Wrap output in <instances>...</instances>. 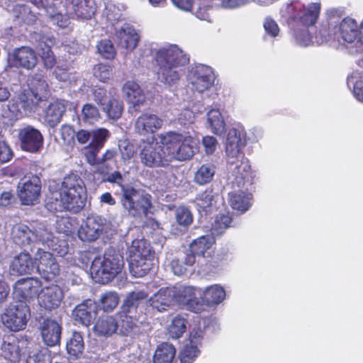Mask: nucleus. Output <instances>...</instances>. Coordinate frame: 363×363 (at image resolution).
<instances>
[{"label":"nucleus","mask_w":363,"mask_h":363,"mask_svg":"<svg viewBox=\"0 0 363 363\" xmlns=\"http://www.w3.org/2000/svg\"><path fill=\"white\" fill-rule=\"evenodd\" d=\"M245 138L244 126L240 123H233L227 134L225 153L228 169L239 187L246 184H252L255 176L248 159L241 152L245 145Z\"/></svg>","instance_id":"nucleus-1"},{"label":"nucleus","mask_w":363,"mask_h":363,"mask_svg":"<svg viewBox=\"0 0 363 363\" xmlns=\"http://www.w3.org/2000/svg\"><path fill=\"white\" fill-rule=\"evenodd\" d=\"M158 67V79L168 88H176L184 74V67L189 62V56L176 45L158 50L155 54Z\"/></svg>","instance_id":"nucleus-2"},{"label":"nucleus","mask_w":363,"mask_h":363,"mask_svg":"<svg viewBox=\"0 0 363 363\" xmlns=\"http://www.w3.org/2000/svg\"><path fill=\"white\" fill-rule=\"evenodd\" d=\"M86 190L83 180L75 174L64 178L60 189L51 192L47 202L50 211L67 210L77 213L84 206Z\"/></svg>","instance_id":"nucleus-3"},{"label":"nucleus","mask_w":363,"mask_h":363,"mask_svg":"<svg viewBox=\"0 0 363 363\" xmlns=\"http://www.w3.org/2000/svg\"><path fill=\"white\" fill-rule=\"evenodd\" d=\"M13 242L20 246H28L33 243H41L60 257L69 252V247L64 240H60L49 231L43 224L33 228L24 224H17L12 229Z\"/></svg>","instance_id":"nucleus-4"},{"label":"nucleus","mask_w":363,"mask_h":363,"mask_svg":"<svg viewBox=\"0 0 363 363\" xmlns=\"http://www.w3.org/2000/svg\"><path fill=\"white\" fill-rule=\"evenodd\" d=\"M320 33V37H317L318 43L328 41L352 43L357 41V43L363 45V23L359 25L351 18H345L340 22L330 18L321 24Z\"/></svg>","instance_id":"nucleus-5"},{"label":"nucleus","mask_w":363,"mask_h":363,"mask_svg":"<svg viewBox=\"0 0 363 363\" xmlns=\"http://www.w3.org/2000/svg\"><path fill=\"white\" fill-rule=\"evenodd\" d=\"M106 181L116 184L121 189V203L130 216H146L151 206V196L145 192L124 184V177L120 172L109 174Z\"/></svg>","instance_id":"nucleus-6"},{"label":"nucleus","mask_w":363,"mask_h":363,"mask_svg":"<svg viewBox=\"0 0 363 363\" xmlns=\"http://www.w3.org/2000/svg\"><path fill=\"white\" fill-rule=\"evenodd\" d=\"M162 145L165 148L166 159L185 161L191 159L198 151L196 140L186 133L168 132L159 136Z\"/></svg>","instance_id":"nucleus-7"},{"label":"nucleus","mask_w":363,"mask_h":363,"mask_svg":"<svg viewBox=\"0 0 363 363\" xmlns=\"http://www.w3.org/2000/svg\"><path fill=\"white\" fill-rule=\"evenodd\" d=\"M124 266L123 256L113 251L106 252L103 257H96L92 261L91 274L96 282L106 284L119 274Z\"/></svg>","instance_id":"nucleus-8"},{"label":"nucleus","mask_w":363,"mask_h":363,"mask_svg":"<svg viewBox=\"0 0 363 363\" xmlns=\"http://www.w3.org/2000/svg\"><path fill=\"white\" fill-rule=\"evenodd\" d=\"M152 257L151 248L145 240H133L128 248V262L131 274L136 277L147 274L152 267Z\"/></svg>","instance_id":"nucleus-9"},{"label":"nucleus","mask_w":363,"mask_h":363,"mask_svg":"<svg viewBox=\"0 0 363 363\" xmlns=\"http://www.w3.org/2000/svg\"><path fill=\"white\" fill-rule=\"evenodd\" d=\"M28 90H25L20 96V106L24 110L25 114H30L35 111L36 106L43 97L48 91V84L44 75L36 73L28 79Z\"/></svg>","instance_id":"nucleus-10"},{"label":"nucleus","mask_w":363,"mask_h":363,"mask_svg":"<svg viewBox=\"0 0 363 363\" xmlns=\"http://www.w3.org/2000/svg\"><path fill=\"white\" fill-rule=\"evenodd\" d=\"M320 4L311 2L307 4L299 0H291L286 2L281 9L286 16L298 21L301 24L310 26L314 25L320 15Z\"/></svg>","instance_id":"nucleus-11"},{"label":"nucleus","mask_w":363,"mask_h":363,"mask_svg":"<svg viewBox=\"0 0 363 363\" xmlns=\"http://www.w3.org/2000/svg\"><path fill=\"white\" fill-rule=\"evenodd\" d=\"M29 318L30 309L27 303L22 300H15L1 315V320L11 331L17 332L26 328Z\"/></svg>","instance_id":"nucleus-12"},{"label":"nucleus","mask_w":363,"mask_h":363,"mask_svg":"<svg viewBox=\"0 0 363 363\" xmlns=\"http://www.w3.org/2000/svg\"><path fill=\"white\" fill-rule=\"evenodd\" d=\"M186 79L194 91L201 94L212 88L216 76L212 67L199 64L189 69Z\"/></svg>","instance_id":"nucleus-13"},{"label":"nucleus","mask_w":363,"mask_h":363,"mask_svg":"<svg viewBox=\"0 0 363 363\" xmlns=\"http://www.w3.org/2000/svg\"><path fill=\"white\" fill-rule=\"evenodd\" d=\"M62 4L67 16L76 20H89L97 9L94 0H65Z\"/></svg>","instance_id":"nucleus-14"},{"label":"nucleus","mask_w":363,"mask_h":363,"mask_svg":"<svg viewBox=\"0 0 363 363\" xmlns=\"http://www.w3.org/2000/svg\"><path fill=\"white\" fill-rule=\"evenodd\" d=\"M140 159L141 162L147 167L165 166L169 164L165 161V148L152 140L151 142H143L141 145Z\"/></svg>","instance_id":"nucleus-15"},{"label":"nucleus","mask_w":363,"mask_h":363,"mask_svg":"<svg viewBox=\"0 0 363 363\" xmlns=\"http://www.w3.org/2000/svg\"><path fill=\"white\" fill-rule=\"evenodd\" d=\"M40 191V179L36 175H32L19 182L17 194L23 205H33L38 202Z\"/></svg>","instance_id":"nucleus-16"},{"label":"nucleus","mask_w":363,"mask_h":363,"mask_svg":"<svg viewBox=\"0 0 363 363\" xmlns=\"http://www.w3.org/2000/svg\"><path fill=\"white\" fill-rule=\"evenodd\" d=\"M18 140L23 150L32 153L39 152L43 147L44 138L39 130L26 125L18 130Z\"/></svg>","instance_id":"nucleus-17"},{"label":"nucleus","mask_w":363,"mask_h":363,"mask_svg":"<svg viewBox=\"0 0 363 363\" xmlns=\"http://www.w3.org/2000/svg\"><path fill=\"white\" fill-rule=\"evenodd\" d=\"M214 244L215 239L211 235H202L194 240L189 245L190 253L186 255V264L192 266L196 262V256L210 257Z\"/></svg>","instance_id":"nucleus-18"},{"label":"nucleus","mask_w":363,"mask_h":363,"mask_svg":"<svg viewBox=\"0 0 363 363\" xmlns=\"http://www.w3.org/2000/svg\"><path fill=\"white\" fill-rule=\"evenodd\" d=\"M106 220L97 215L86 218L78 230V236L82 241L92 242L96 240L102 234Z\"/></svg>","instance_id":"nucleus-19"},{"label":"nucleus","mask_w":363,"mask_h":363,"mask_svg":"<svg viewBox=\"0 0 363 363\" xmlns=\"http://www.w3.org/2000/svg\"><path fill=\"white\" fill-rule=\"evenodd\" d=\"M41 286L40 281L35 278L29 277L18 280L13 286V301H26L35 296Z\"/></svg>","instance_id":"nucleus-20"},{"label":"nucleus","mask_w":363,"mask_h":363,"mask_svg":"<svg viewBox=\"0 0 363 363\" xmlns=\"http://www.w3.org/2000/svg\"><path fill=\"white\" fill-rule=\"evenodd\" d=\"M115 38L119 46L128 50H133L140 40L137 30L130 25L124 23L115 27Z\"/></svg>","instance_id":"nucleus-21"},{"label":"nucleus","mask_w":363,"mask_h":363,"mask_svg":"<svg viewBox=\"0 0 363 363\" xmlns=\"http://www.w3.org/2000/svg\"><path fill=\"white\" fill-rule=\"evenodd\" d=\"M163 125V120L150 112L143 113L135 121V130L141 135L154 134Z\"/></svg>","instance_id":"nucleus-22"},{"label":"nucleus","mask_w":363,"mask_h":363,"mask_svg":"<svg viewBox=\"0 0 363 363\" xmlns=\"http://www.w3.org/2000/svg\"><path fill=\"white\" fill-rule=\"evenodd\" d=\"M104 9L101 14V23L108 29L118 27L123 16L124 7L122 4L112 0H104Z\"/></svg>","instance_id":"nucleus-23"},{"label":"nucleus","mask_w":363,"mask_h":363,"mask_svg":"<svg viewBox=\"0 0 363 363\" xmlns=\"http://www.w3.org/2000/svg\"><path fill=\"white\" fill-rule=\"evenodd\" d=\"M63 298V290L58 285L52 284L42 290L38 301L41 307L51 311L58 308Z\"/></svg>","instance_id":"nucleus-24"},{"label":"nucleus","mask_w":363,"mask_h":363,"mask_svg":"<svg viewBox=\"0 0 363 363\" xmlns=\"http://www.w3.org/2000/svg\"><path fill=\"white\" fill-rule=\"evenodd\" d=\"M11 59L13 66L26 69H33L38 63L35 51L27 46L15 49L11 55Z\"/></svg>","instance_id":"nucleus-25"},{"label":"nucleus","mask_w":363,"mask_h":363,"mask_svg":"<svg viewBox=\"0 0 363 363\" xmlns=\"http://www.w3.org/2000/svg\"><path fill=\"white\" fill-rule=\"evenodd\" d=\"M26 345V340H18L13 336L8 337L1 345L2 355L10 362L16 363L22 358V353Z\"/></svg>","instance_id":"nucleus-26"},{"label":"nucleus","mask_w":363,"mask_h":363,"mask_svg":"<svg viewBox=\"0 0 363 363\" xmlns=\"http://www.w3.org/2000/svg\"><path fill=\"white\" fill-rule=\"evenodd\" d=\"M96 313V303L91 299H87L74 308L72 315L77 323L87 327L95 319Z\"/></svg>","instance_id":"nucleus-27"},{"label":"nucleus","mask_w":363,"mask_h":363,"mask_svg":"<svg viewBox=\"0 0 363 363\" xmlns=\"http://www.w3.org/2000/svg\"><path fill=\"white\" fill-rule=\"evenodd\" d=\"M40 333L43 340L49 347H53L60 343L62 328L55 320L46 319L40 325Z\"/></svg>","instance_id":"nucleus-28"},{"label":"nucleus","mask_w":363,"mask_h":363,"mask_svg":"<svg viewBox=\"0 0 363 363\" xmlns=\"http://www.w3.org/2000/svg\"><path fill=\"white\" fill-rule=\"evenodd\" d=\"M110 135L111 133L108 130L99 128L91 130H79L76 133L75 138L79 144L89 146L98 142L106 141Z\"/></svg>","instance_id":"nucleus-29"},{"label":"nucleus","mask_w":363,"mask_h":363,"mask_svg":"<svg viewBox=\"0 0 363 363\" xmlns=\"http://www.w3.org/2000/svg\"><path fill=\"white\" fill-rule=\"evenodd\" d=\"M174 301V289L170 287L159 289L148 300L150 306L160 312L167 311Z\"/></svg>","instance_id":"nucleus-30"},{"label":"nucleus","mask_w":363,"mask_h":363,"mask_svg":"<svg viewBox=\"0 0 363 363\" xmlns=\"http://www.w3.org/2000/svg\"><path fill=\"white\" fill-rule=\"evenodd\" d=\"M177 225H171L170 232L172 235H180L185 233L187 228L193 222V216L190 210L185 206H179L175 210Z\"/></svg>","instance_id":"nucleus-31"},{"label":"nucleus","mask_w":363,"mask_h":363,"mask_svg":"<svg viewBox=\"0 0 363 363\" xmlns=\"http://www.w3.org/2000/svg\"><path fill=\"white\" fill-rule=\"evenodd\" d=\"M34 269V261L27 252H21L15 256L10 265L11 272L13 275L30 274Z\"/></svg>","instance_id":"nucleus-32"},{"label":"nucleus","mask_w":363,"mask_h":363,"mask_svg":"<svg viewBox=\"0 0 363 363\" xmlns=\"http://www.w3.org/2000/svg\"><path fill=\"white\" fill-rule=\"evenodd\" d=\"M252 195L242 190L234 191L228 194V202L234 211L240 213L246 212L251 206Z\"/></svg>","instance_id":"nucleus-33"},{"label":"nucleus","mask_w":363,"mask_h":363,"mask_svg":"<svg viewBox=\"0 0 363 363\" xmlns=\"http://www.w3.org/2000/svg\"><path fill=\"white\" fill-rule=\"evenodd\" d=\"M207 125L216 135L223 136L226 132V123L219 109L211 108L206 113Z\"/></svg>","instance_id":"nucleus-34"},{"label":"nucleus","mask_w":363,"mask_h":363,"mask_svg":"<svg viewBox=\"0 0 363 363\" xmlns=\"http://www.w3.org/2000/svg\"><path fill=\"white\" fill-rule=\"evenodd\" d=\"M123 93L128 103L136 108L145 101L144 94L139 85L133 81H128L123 86Z\"/></svg>","instance_id":"nucleus-35"},{"label":"nucleus","mask_w":363,"mask_h":363,"mask_svg":"<svg viewBox=\"0 0 363 363\" xmlns=\"http://www.w3.org/2000/svg\"><path fill=\"white\" fill-rule=\"evenodd\" d=\"M204 301L209 306H216L221 303L225 298L226 294L224 288L218 284L211 285L201 291Z\"/></svg>","instance_id":"nucleus-36"},{"label":"nucleus","mask_w":363,"mask_h":363,"mask_svg":"<svg viewBox=\"0 0 363 363\" xmlns=\"http://www.w3.org/2000/svg\"><path fill=\"white\" fill-rule=\"evenodd\" d=\"M118 326V323L113 316L104 315L96 321L94 331L100 336H109L116 331Z\"/></svg>","instance_id":"nucleus-37"},{"label":"nucleus","mask_w":363,"mask_h":363,"mask_svg":"<svg viewBox=\"0 0 363 363\" xmlns=\"http://www.w3.org/2000/svg\"><path fill=\"white\" fill-rule=\"evenodd\" d=\"M65 109V104L63 101H55L50 103L45 109V121L50 126L56 125L61 121Z\"/></svg>","instance_id":"nucleus-38"},{"label":"nucleus","mask_w":363,"mask_h":363,"mask_svg":"<svg viewBox=\"0 0 363 363\" xmlns=\"http://www.w3.org/2000/svg\"><path fill=\"white\" fill-rule=\"evenodd\" d=\"M54 43L52 38H47L46 40L43 38L39 43V54L43 61L44 66L47 69L52 68L55 63V56L51 50V45Z\"/></svg>","instance_id":"nucleus-39"},{"label":"nucleus","mask_w":363,"mask_h":363,"mask_svg":"<svg viewBox=\"0 0 363 363\" xmlns=\"http://www.w3.org/2000/svg\"><path fill=\"white\" fill-rule=\"evenodd\" d=\"M176 350L172 344L164 342L157 346L154 357V363H172Z\"/></svg>","instance_id":"nucleus-40"},{"label":"nucleus","mask_w":363,"mask_h":363,"mask_svg":"<svg viewBox=\"0 0 363 363\" xmlns=\"http://www.w3.org/2000/svg\"><path fill=\"white\" fill-rule=\"evenodd\" d=\"M172 289H174V301L183 305H186L196 294H201V289L190 286H178Z\"/></svg>","instance_id":"nucleus-41"},{"label":"nucleus","mask_w":363,"mask_h":363,"mask_svg":"<svg viewBox=\"0 0 363 363\" xmlns=\"http://www.w3.org/2000/svg\"><path fill=\"white\" fill-rule=\"evenodd\" d=\"M13 16L17 23L26 24L33 23L36 21V16L31 11L30 9L25 4H16L13 9Z\"/></svg>","instance_id":"nucleus-42"},{"label":"nucleus","mask_w":363,"mask_h":363,"mask_svg":"<svg viewBox=\"0 0 363 363\" xmlns=\"http://www.w3.org/2000/svg\"><path fill=\"white\" fill-rule=\"evenodd\" d=\"M216 167L212 163L202 164L195 172L194 182L199 185L210 183L216 173Z\"/></svg>","instance_id":"nucleus-43"},{"label":"nucleus","mask_w":363,"mask_h":363,"mask_svg":"<svg viewBox=\"0 0 363 363\" xmlns=\"http://www.w3.org/2000/svg\"><path fill=\"white\" fill-rule=\"evenodd\" d=\"M347 83L349 87L352 86L357 99L363 102V73L358 71L353 72L348 76Z\"/></svg>","instance_id":"nucleus-44"},{"label":"nucleus","mask_w":363,"mask_h":363,"mask_svg":"<svg viewBox=\"0 0 363 363\" xmlns=\"http://www.w3.org/2000/svg\"><path fill=\"white\" fill-rule=\"evenodd\" d=\"M105 143L106 141H101L86 146L84 152L87 163L99 169H100V158L98 157V154L100 150L104 147Z\"/></svg>","instance_id":"nucleus-45"},{"label":"nucleus","mask_w":363,"mask_h":363,"mask_svg":"<svg viewBox=\"0 0 363 363\" xmlns=\"http://www.w3.org/2000/svg\"><path fill=\"white\" fill-rule=\"evenodd\" d=\"M101 110L106 114L109 119L116 121L121 118L123 111V105L122 101L111 98L104 106H102Z\"/></svg>","instance_id":"nucleus-46"},{"label":"nucleus","mask_w":363,"mask_h":363,"mask_svg":"<svg viewBox=\"0 0 363 363\" xmlns=\"http://www.w3.org/2000/svg\"><path fill=\"white\" fill-rule=\"evenodd\" d=\"M26 363H43L44 354L43 353L34 345L33 343L28 342L22 353Z\"/></svg>","instance_id":"nucleus-47"},{"label":"nucleus","mask_w":363,"mask_h":363,"mask_svg":"<svg viewBox=\"0 0 363 363\" xmlns=\"http://www.w3.org/2000/svg\"><path fill=\"white\" fill-rule=\"evenodd\" d=\"M148 296V291L145 289H135L130 292L124 302V308H128V312H130L132 308H136L140 302L145 299Z\"/></svg>","instance_id":"nucleus-48"},{"label":"nucleus","mask_w":363,"mask_h":363,"mask_svg":"<svg viewBox=\"0 0 363 363\" xmlns=\"http://www.w3.org/2000/svg\"><path fill=\"white\" fill-rule=\"evenodd\" d=\"M317 37H320V30L318 33L315 35V40L311 37L309 31L306 28L298 29L295 31L294 38L296 44L301 47H308L314 44L320 45L321 43H317Z\"/></svg>","instance_id":"nucleus-49"},{"label":"nucleus","mask_w":363,"mask_h":363,"mask_svg":"<svg viewBox=\"0 0 363 363\" xmlns=\"http://www.w3.org/2000/svg\"><path fill=\"white\" fill-rule=\"evenodd\" d=\"M67 352L74 357L81 354L84 350V340L82 335L79 333H74L67 342Z\"/></svg>","instance_id":"nucleus-50"},{"label":"nucleus","mask_w":363,"mask_h":363,"mask_svg":"<svg viewBox=\"0 0 363 363\" xmlns=\"http://www.w3.org/2000/svg\"><path fill=\"white\" fill-rule=\"evenodd\" d=\"M38 274L41 277L47 281L54 280L57 277L60 272V269L58 262H51L50 264L38 266Z\"/></svg>","instance_id":"nucleus-51"},{"label":"nucleus","mask_w":363,"mask_h":363,"mask_svg":"<svg viewBox=\"0 0 363 363\" xmlns=\"http://www.w3.org/2000/svg\"><path fill=\"white\" fill-rule=\"evenodd\" d=\"M186 323L184 318L180 315L174 317L168 328L169 335L174 339L181 337L186 330Z\"/></svg>","instance_id":"nucleus-52"},{"label":"nucleus","mask_w":363,"mask_h":363,"mask_svg":"<svg viewBox=\"0 0 363 363\" xmlns=\"http://www.w3.org/2000/svg\"><path fill=\"white\" fill-rule=\"evenodd\" d=\"M231 223L232 218L229 215L217 216L212 225L211 233L216 235L223 234L227 228L230 227Z\"/></svg>","instance_id":"nucleus-53"},{"label":"nucleus","mask_w":363,"mask_h":363,"mask_svg":"<svg viewBox=\"0 0 363 363\" xmlns=\"http://www.w3.org/2000/svg\"><path fill=\"white\" fill-rule=\"evenodd\" d=\"M82 120L89 124H93L101 118L98 108L91 104H86L82 109Z\"/></svg>","instance_id":"nucleus-54"},{"label":"nucleus","mask_w":363,"mask_h":363,"mask_svg":"<svg viewBox=\"0 0 363 363\" xmlns=\"http://www.w3.org/2000/svg\"><path fill=\"white\" fill-rule=\"evenodd\" d=\"M200 353L199 347L186 344L179 354L181 363H192Z\"/></svg>","instance_id":"nucleus-55"},{"label":"nucleus","mask_w":363,"mask_h":363,"mask_svg":"<svg viewBox=\"0 0 363 363\" xmlns=\"http://www.w3.org/2000/svg\"><path fill=\"white\" fill-rule=\"evenodd\" d=\"M119 297L114 291H108L101 296V304L104 311H109L114 309L118 304Z\"/></svg>","instance_id":"nucleus-56"},{"label":"nucleus","mask_w":363,"mask_h":363,"mask_svg":"<svg viewBox=\"0 0 363 363\" xmlns=\"http://www.w3.org/2000/svg\"><path fill=\"white\" fill-rule=\"evenodd\" d=\"M99 53L105 59H113L116 55V50L112 42L109 40H102L97 45Z\"/></svg>","instance_id":"nucleus-57"},{"label":"nucleus","mask_w":363,"mask_h":363,"mask_svg":"<svg viewBox=\"0 0 363 363\" xmlns=\"http://www.w3.org/2000/svg\"><path fill=\"white\" fill-rule=\"evenodd\" d=\"M56 262V259L53 257L52 254L38 249L34 256V265L38 271V266H41L42 264L45 265L50 264L51 262Z\"/></svg>","instance_id":"nucleus-58"},{"label":"nucleus","mask_w":363,"mask_h":363,"mask_svg":"<svg viewBox=\"0 0 363 363\" xmlns=\"http://www.w3.org/2000/svg\"><path fill=\"white\" fill-rule=\"evenodd\" d=\"M94 76L102 82H106L112 75V68L106 64H98L93 69Z\"/></svg>","instance_id":"nucleus-59"},{"label":"nucleus","mask_w":363,"mask_h":363,"mask_svg":"<svg viewBox=\"0 0 363 363\" xmlns=\"http://www.w3.org/2000/svg\"><path fill=\"white\" fill-rule=\"evenodd\" d=\"M214 200V196L211 190L199 194L196 199L197 206L206 211L207 208L213 206Z\"/></svg>","instance_id":"nucleus-60"},{"label":"nucleus","mask_w":363,"mask_h":363,"mask_svg":"<svg viewBox=\"0 0 363 363\" xmlns=\"http://www.w3.org/2000/svg\"><path fill=\"white\" fill-rule=\"evenodd\" d=\"M201 299H199L194 296L189 301L186 303V309L194 313H198L206 310V307H209L204 301V297L201 295Z\"/></svg>","instance_id":"nucleus-61"},{"label":"nucleus","mask_w":363,"mask_h":363,"mask_svg":"<svg viewBox=\"0 0 363 363\" xmlns=\"http://www.w3.org/2000/svg\"><path fill=\"white\" fill-rule=\"evenodd\" d=\"M60 133L61 139L62 140L65 145H72L74 144L76 133L71 125H62L60 130Z\"/></svg>","instance_id":"nucleus-62"},{"label":"nucleus","mask_w":363,"mask_h":363,"mask_svg":"<svg viewBox=\"0 0 363 363\" xmlns=\"http://www.w3.org/2000/svg\"><path fill=\"white\" fill-rule=\"evenodd\" d=\"M204 330L201 327H195L194 328L189 335V342L188 344L196 345L197 347L201 346L203 337H204Z\"/></svg>","instance_id":"nucleus-63"},{"label":"nucleus","mask_w":363,"mask_h":363,"mask_svg":"<svg viewBox=\"0 0 363 363\" xmlns=\"http://www.w3.org/2000/svg\"><path fill=\"white\" fill-rule=\"evenodd\" d=\"M93 98L94 101L101 106H104V105L108 101L109 99H111L108 95L106 90L102 87H97L94 89L93 90Z\"/></svg>","instance_id":"nucleus-64"}]
</instances>
